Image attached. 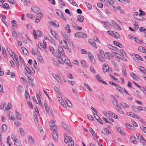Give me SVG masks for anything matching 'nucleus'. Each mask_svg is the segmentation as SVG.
Instances as JSON below:
<instances>
[{
	"instance_id": "1",
	"label": "nucleus",
	"mask_w": 146,
	"mask_h": 146,
	"mask_svg": "<svg viewBox=\"0 0 146 146\" xmlns=\"http://www.w3.org/2000/svg\"><path fill=\"white\" fill-rule=\"evenodd\" d=\"M64 142L68 144V146H73L74 144V141L70 137L65 138Z\"/></svg>"
},
{
	"instance_id": "2",
	"label": "nucleus",
	"mask_w": 146,
	"mask_h": 146,
	"mask_svg": "<svg viewBox=\"0 0 146 146\" xmlns=\"http://www.w3.org/2000/svg\"><path fill=\"white\" fill-rule=\"evenodd\" d=\"M52 134L53 139L56 140L58 138V133L56 129H54Z\"/></svg>"
},
{
	"instance_id": "3",
	"label": "nucleus",
	"mask_w": 146,
	"mask_h": 146,
	"mask_svg": "<svg viewBox=\"0 0 146 146\" xmlns=\"http://www.w3.org/2000/svg\"><path fill=\"white\" fill-rule=\"evenodd\" d=\"M75 36L76 37L78 38H85L86 37V35L81 32L76 33Z\"/></svg>"
},
{
	"instance_id": "4",
	"label": "nucleus",
	"mask_w": 146,
	"mask_h": 146,
	"mask_svg": "<svg viewBox=\"0 0 146 146\" xmlns=\"http://www.w3.org/2000/svg\"><path fill=\"white\" fill-rule=\"evenodd\" d=\"M102 68L103 72H110L108 66L107 64H104L102 66Z\"/></svg>"
},
{
	"instance_id": "5",
	"label": "nucleus",
	"mask_w": 146,
	"mask_h": 146,
	"mask_svg": "<svg viewBox=\"0 0 146 146\" xmlns=\"http://www.w3.org/2000/svg\"><path fill=\"white\" fill-rule=\"evenodd\" d=\"M33 34L35 38H36V36L40 37L42 35L40 31L37 30L36 32L35 30H33Z\"/></svg>"
},
{
	"instance_id": "6",
	"label": "nucleus",
	"mask_w": 146,
	"mask_h": 146,
	"mask_svg": "<svg viewBox=\"0 0 146 146\" xmlns=\"http://www.w3.org/2000/svg\"><path fill=\"white\" fill-rule=\"evenodd\" d=\"M52 54L54 56L57 58L60 57L62 58L63 57H64L65 56H62L61 54L58 51V50H55L54 52Z\"/></svg>"
},
{
	"instance_id": "7",
	"label": "nucleus",
	"mask_w": 146,
	"mask_h": 146,
	"mask_svg": "<svg viewBox=\"0 0 146 146\" xmlns=\"http://www.w3.org/2000/svg\"><path fill=\"white\" fill-rule=\"evenodd\" d=\"M50 32L51 35L54 37L56 39H58L59 38V36L57 34L56 32L53 29H51L50 30Z\"/></svg>"
},
{
	"instance_id": "8",
	"label": "nucleus",
	"mask_w": 146,
	"mask_h": 146,
	"mask_svg": "<svg viewBox=\"0 0 146 146\" xmlns=\"http://www.w3.org/2000/svg\"><path fill=\"white\" fill-rule=\"evenodd\" d=\"M111 23L113 26L117 30H120L121 29L120 27L118 24H117L115 21L111 20Z\"/></svg>"
},
{
	"instance_id": "9",
	"label": "nucleus",
	"mask_w": 146,
	"mask_h": 146,
	"mask_svg": "<svg viewBox=\"0 0 146 146\" xmlns=\"http://www.w3.org/2000/svg\"><path fill=\"white\" fill-rule=\"evenodd\" d=\"M49 125L50 126V129L51 130L53 129H57L56 126H55V122L53 121H50L49 123Z\"/></svg>"
},
{
	"instance_id": "10",
	"label": "nucleus",
	"mask_w": 146,
	"mask_h": 146,
	"mask_svg": "<svg viewBox=\"0 0 146 146\" xmlns=\"http://www.w3.org/2000/svg\"><path fill=\"white\" fill-rule=\"evenodd\" d=\"M136 136L138 140L143 141V142H146V140H145L143 136L139 133H137Z\"/></svg>"
},
{
	"instance_id": "11",
	"label": "nucleus",
	"mask_w": 146,
	"mask_h": 146,
	"mask_svg": "<svg viewBox=\"0 0 146 146\" xmlns=\"http://www.w3.org/2000/svg\"><path fill=\"white\" fill-rule=\"evenodd\" d=\"M102 133L106 135H108L110 133L109 131V129L107 128H104L102 129Z\"/></svg>"
},
{
	"instance_id": "12",
	"label": "nucleus",
	"mask_w": 146,
	"mask_h": 146,
	"mask_svg": "<svg viewBox=\"0 0 146 146\" xmlns=\"http://www.w3.org/2000/svg\"><path fill=\"white\" fill-rule=\"evenodd\" d=\"M130 75L132 78L134 80H137L139 79V76L136 74H130Z\"/></svg>"
},
{
	"instance_id": "13",
	"label": "nucleus",
	"mask_w": 146,
	"mask_h": 146,
	"mask_svg": "<svg viewBox=\"0 0 146 146\" xmlns=\"http://www.w3.org/2000/svg\"><path fill=\"white\" fill-rule=\"evenodd\" d=\"M115 87L121 93L124 92V90H125V88H122L118 84H116Z\"/></svg>"
},
{
	"instance_id": "14",
	"label": "nucleus",
	"mask_w": 146,
	"mask_h": 146,
	"mask_svg": "<svg viewBox=\"0 0 146 146\" xmlns=\"http://www.w3.org/2000/svg\"><path fill=\"white\" fill-rule=\"evenodd\" d=\"M94 116L95 119L98 121V122L101 124H103L101 120L100 119V117L96 114L94 113L93 112Z\"/></svg>"
},
{
	"instance_id": "15",
	"label": "nucleus",
	"mask_w": 146,
	"mask_h": 146,
	"mask_svg": "<svg viewBox=\"0 0 146 146\" xmlns=\"http://www.w3.org/2000/svg\"><path fill=\"white\" fill-rule=\"evenodd\" d=\"M88 41L89 43L95 48H97L98 47L96 44V43L94 40H92L91 39H89L88 40Z\"/></svg>"
},
{
	"instance_id": "16",
	"label": "nucleus",
	"mask_w": 146,
	"mask_h": 146,
	"mask_svg": "<svg viewBox=\"0 0 146 146\" xmlns=\"http://www.w3.org/2000/svg\"><path fill=\"white\" fill-rule=\"evenodd\" d=\"M136 138L133 135H131L130 140L133 143L135 144H136L137 143V141H136Z\"/></svg>"
},
{
	"instance_id": "17",
	"label": "nucleus",
	"mask_w": 146,
	"mask_h": 146,
	"mask_svg": "<svg viewBox=\"0 0 146 146\" xmlns=\"http://www.w3.org/2000/svg\"><path fill=\"white\" fill-rule=\"evenodd\" d=\"M120 106L123 108H129V106L127 104L122 102L120 103Z\"/></svg>"
},
{
	"instance_id": "18",
	"label": "nucleus",
	"mask_w": 146,
	"mask_h": 146,
	"mask_svg": "<svg viewBox=\"0 0 146 146\" xmlns=\"http://www.w3.org/2000/svg\"><path fill=\"white\" fill-rule=\"evenodd\" d=\"M112 103L113 105H115L117 107H118L119 106L117 104L118 102L117 101L116 99L115 98V97L113 98V100L112 101Z\"/></svg>"
},
{
	"instance_id": "19",
	"label": "nucleus",
	"mask_w": 146,
	"mask_h": 146,
	"mask_svg": "<svg viewBox=\"0 0 146 146\" xmlns=\"http://www.w3.org/2000/svg\"><path fill=\"white\" fill-rule=\"evenodd\" d=\"M58 50L59 52H60V54H61L62 56H65V53L63 49L61 46H59L58 47Z\"/></svg>"
},
{
	"instance_id": "20",
	"label": "nucleus",
	"mask_w": 146,
	"mask_h": 146,
	"mask_svg": "<svg viewBox=\"0 0 146 146\" xmlns=\"http://www.w3.org/2000/svg\"><path fill=\"white\" fill-rule=\"evenodd\" d=\"M104 56L106 58L109 59L110 57H112V55L109 52H106L104 54Z\"/></svg>"
},
{
	"instance_id": "21",
	"label": "nucleus",
	"mask_w": 146,
	"mask_h": 146,
	"mask_svg": "<svg viewBox=\"0 0 146 146\" xmlns=\"http://www.w3.org/2000/svg\"><path fill=\"white\" fill-rule=\"evenodd\" d=\"M32 11L34 13H36L40 10L39 9L36 7H33L31 8Z\"/></svg>"
},
{
	"instance_id": "22",
	"label": "nucleus",
	"mask_w": 146,
	"mask_h": 146,
	"mask_svg": "<svg viewBox=\"0 0 146 146\" xmlns=\"http://www.w3.org/2000/svg\"><path fill=\"white\" fill-rule=\"evenodd\" d=\"M28 139L30 141L31 143L32 144H34L35 143V141L33 138L30 135H28Z\"/></svg>"
},
{
	"instance_id": "23",
	"label": "nucleus",
	"mask_w": 146,
	"mask_h": 146,
	"mask_svg": "<svg viewBox=\"0 0 146 146\" xmlns=\"http://www.w3.org/2000/svg\"><path fill=\"white\" fill-rule=\"evenodd\" d=\"M84 20V16L82 15H78V20L81 23L83 22Z\"/></svg>"
},
{
	"instance_id": "24",
	"label": "nucleus",
	"mask_w": 146,
	"mask_h": 146,
	"mask_svg": "<svg viewBox=\"0 0 146 146\" xmlns=\"http://www.w3.org/2000/svg\"><path fill=\"white\" fill-rule=\"evenodd\" d=\"M125 125L127 128L131 130H133L135 129V128L133 126L128 123H126Z\"/></svg>"
},
{
	"instance_id": "25",
	"label": "nucleus",
	"mask_w": 146,
	"mask_h": 146,
	"mask_svg": "<svg viewBox=\"0 0 146 146\" xmlns=\"http://www.w3.org/2000/svg\"><path fill=\"white\" fill-rule=\"evenodd\" d=\"M70 26L68 24L66 25L65 27V29L67 31V33H69L71 32V30L70 29Z\"/></svg>"
},
{
	"instance_id": "26",
	"label": "nucleus",
	"mask_w": 146,
	"mask_h": 146,
	"mask_svg": "<svg viewBox=\"0 0 146 146\" xmlns=\"http://www.w3.org/2000/svg\"><path fill=\"white\" fill-rule=\"evenodd\" d=\"M38 47L39 48L42 49H43L46 48V46H43V44L41 43H38Z\"/></svg>"
},
{
	"instance_id": "27",
	"label": "nucleus",
	"mask_w": 146,
	"mask_h": 146,
	"mask_svg": "<svg viewBox=\"0 0 146 146\" xmlns=\"http://www.w3.org/2000/svg\"><path fill=\"white\" fill-rule=\"evenodd\" d=\"M65 56L64 57H63L62 58L60 57H58V61L60 64H64L63 62V58H64Z\"/></svg>"
},
{
	"instance_id": "28",
	"label": "nucleus",
	"mask_w": 146,
	"mask_h": 146,
	"mask_svg": "<svg viewBox=\"0 0 146 146\" xmlns=\"http://www.w3.org/2000/svg\"><path fill=\"white\" fill-rule=\"evenodd\" d=\"M27 77H28L29 80L31 81L33 80V77L32 75V74H25Z\"/></svg>"
},
{
	"instance_id": "29",
	"label": "nucleus",
	"mask_w": 146,
	"mask_h": 146,
	"mask_svg": "<svg viewBox=\"0 0 146 146\" xmlns=\"http://www.w3.org/2000/svg\"><path fill=\"white\" fill-rule=\"evenodd\" d=\"M1 129L3 132H5L7 130V127L5 124H3L1 126Z\"/></svg>"
},
{
	"instance_id": "30",
	"label": "nucleus",
	"mask_w": 146,
	"mask_h": 146,
	"mask_svg": "<svg viewBox=\"0 0 146 146\" xmlns=\"http://www.w3.org/2000/svg\"><path fill=\"white\" fill-rule=\"evenodd\" d=\"M2 7L4 8L9 9V6L8 4L7 3H5L3 5Z\"/></svg>"
},
{
	"instance_id": "31",
	"label": "nucleus",
	"mask_w": 146,
	"mask_h": 146,
	"mask_svg": "<svg viewBox=\"0 0 146 146\" xmlns=\"http://www.w3.org/2000/svg\"><path fill=\"white\" fill-rule=\"evenodd\" d=\"M117 109L118 111V112L119 113L121 114H124V112L122 110L121 108L119 106L118 107Z\"/></svg>"
},
{
	"instance_id": "32",
	"label": "nucleus",
	"mask_w": 146,
	"mask_h": 146,
	"mask_svg": "<svg viewBox=\"0 0 146 146\" xmlns=\"http://www.w3.org/2000/svg\"><path fill=\"white\" fill-rule=\"evenodd\" d=\"M109 112H110V115L111 116H112L113 117L116 119H118V117L114 113L111 112L110 111H109Z\"/></svg>"
},
{
	"instance_id": "33",
	"label": "nucleus",
	"mask_w": 146,
	"mask_h": 146,
	"mask_svg": "<svg viewBox=\"0 0 146 146\" xmlns=\"http://www.w3.org/2000/svg\"><path fill=\"white\" fill-rule=\"evenodd\" d=\"M113 43L114 44L116 45V46H118L120 48H121L122 45L121 44L119 43V42H117V41H113Z\"/></svg>"
},
{
	"instance_id": "34",
	"label": "nucleus",
	"mask_w": 146,
	"mask_h": 146,
	"mask_svg": "<svg viewBox=\"0 0 146 146\" xmlns=\"http://www.w3.org/2000/svg\"><path fill=\"white\" fill-rule=\"evenodd\" d=\"M53 77L56 79L58 82H59L60 79L59 78V77L58 76L56 75V74H53L52 75Z\"/></svg>"
},
{
	"instance_id": "35",
	"label": "nucleus",
	"mask_w": 146,
	"mask_h": 146,
	"mask_svg": "<svg viewBox=\"0 0 146 146\" xmlns=\"http://www.w3.org/2000/svg\"><path fill=\"white\" fill-rule=\"evenodd\" d=\"M134 56H135L136 58H137L139 60H141L142 61H143V60L142 58L138 54H134Z\"/></svg>"
},
{
	"instance_id": "36",
	"label": "nucleus",
	"mask_w": 146,
	"mask_h": 146,
	"mask_svg": "<svg viewBox=\"0 0 146 146\" xmlns=\"http://www.w3.org/2000/svg\"><path fill=\"white\" fill-rule=\"evenodd\" d=\"M2 53L3 55L4 56V57H6L7 55L6 54V51L5 48L3 47L2 48Z\"/></svg>"
},
{
	"instance_id": "37",
	"label": "nucleus",
	"mask_w": 146,
	"mask_h": 146,
	"mask_svg": "<svg viewBox=\"0 0 146 146\" xmlns=\"http://www.w3.org/2000/svg\"><path fill=\"white\" fill-rule=\"evenodd\" d=\"M113 36H114L115 38L117 39L118 38H120V36L119 35L118 33L116 32H114Z\"/></svg>"
},
{
	"instance_id": "38",
	"label": "nucleus",
	"mask_w": 146,
	"mask_h": 146,
	"mask_svg": "<svg viewBox=\"0 0 146 146\" xmlns=\"http://www.w3.org/2000/svg\"><path fill=\"white\" fill-rule=\"evenodd\" d=\"M108 46L111 49H112L113 50H117V48L113 46L110 45L108 44Z\"/></svg>"
},
{
	"instance_id": "39",
	"label": "nucleus",
	"mask_w": 146,
	"mask_h": 146,
	"mask_svg": "<svg viewBox=\"0 0 146 146\" xmlns=\"http://www.w3.org/2000/svg\"><path fill=\"white\" fill-rule=\"evenodd\" d=\"M98 57L99 59L102 62H103L104 61V59L102 56L99 54H98Z\"/></svg>"
},
{
	"instance_id": "40",
	"label": "nucleus",
	"mask_w": 146,
	"mask_h": 146,
	"mask_svg": "<svg viewBox=\"0 0 146 146\" xmlns=\"http://www.w3.org/2000/svg\"><path fill=\"white\" fill-rule=\"evenodd\" d=\"M96 78L97 80L100 82L102 81V79L101 78V77L98 74H97L96 76Z\"/></svg>"
},
{
	"instance_id": "41",
	"label": "nucleus",
	"mask_w": 146,
	"mask_h": 146,
	"mask_svg": "<svg viewBox=\"0 0 146 146\" xmlns=\"http://www.w3.org/2000/svg\"><path fill=\"white\" fill-rule=\"evenodd\" d=\"M139 69L141 72H143V73H145L146 72V70L144 67L140 66L139 67Z\"/></svg>"
},
{
	"instance_id": "42",
	"label": "nucleus",
	"mask_w": 146,
	"mask_h": 146,
	"mask_svg": "<svg viewBox=\"0 0 146 146\" xmlns=\"http://www.w3.org/2000/svg\"><path fill=\"white\" fill-rule=\"evenodd\" d=\"M16 115L18 119L19 120L21 119V115L20 113L18 112H17L16 113Z\"/></svg>"
},
{
	"instance_id": "43",
	"label": "nucleus",
	"mask_w": 146,
	"mask_h": 146,
	"mask_svg": "<svg viewBox=\"0 0 146 146\" xmlns=\"http://www.w3.org/2000/svg\"><path fill=\"white\" fill-rule=\"evenodd\" d=\"M85 3L86 6L89 9H92V6L91 4H90L88 2H85Z\"/></svg>"
},
{
	"instance_id": "44",
	"label": "nucleus",
	"mask_w": 146,
	"mask_h": 146,
	"mask_svg": "<svg viewBox=\"0 0 146 146\" xmlns=\"http://www.w3.org/2000/svg\"><path fill=\"white\" fill-rule=\"evenodd\" d=\"M135 41L137 43H142L143 41L141 40H140L137 37H135L134 38Z\"/></svg>"
},
{
	"instance_id": "45",
	"label": "nucleus",
	"mask_w": 146,
	"mask_h": 146,
	"mask_svg": "<svg viewBox=\"0 0 146 146\" xmlns=\"http://www.w3.org/2000/svg\"><path fill=\"white\" fill-rule=\"evenodd\" d=\"M56 12L59 17H60V16L61 15L62 16H63V14L61 12L60 10L59 9H56Z\"/></svg>"
},
{
	"instance_id": "46",
	"label": "nucleus",
	"mask_w": 146,
	"mask_h": 146,
	"mask_svg": "<svg viewBox=\"0 0 146 146\" xmlns=\"http://www.w3.org/2000/svg\"><path fill=\"white\" fill-rule=\"evenodd\" d=\"M62 127L65 129H66L67 131L69 130V129L68 127L65 123H61Z\"/></svg>"
},
{
	"instance_id": "47",
	"label": "nucleus",
	"mask_w": 146,
	"mask_h": 146,
	"mask_svg": "<svg viewBox=\"0 0 146 146\" xmlns=\"http://www.w3.org/2000/svg\"><path fill=\"white\" fill-rule=\"evenodd\" d=\"M88 56L89 58L91 60H94L93 56L91 52H88Z\"/></svg>"
},
{
	"instance_id": "48",
	"label": "nucleus",
	"mask_w": 146,
	"mask_h": 146,
	"mask_svg": "<svg viewBox=\"0 0 146 146\" xmlns=\"http://www.w3.org/2000/svg\"><path fill=\"white\" fill-rule=\"evenodd\" d=\"M33 119L34 121L36 124L38 123V120L37 117L34 114H33Z\"/></svg>"
},
{
	"instance_id": "49",
	"label": "nucleus",
	"mask_w": 146,
	"mask_h": 146,
	"mask_svg": "<svg viewBox=\"0 0 146 146\" xmlns=\"http://www.w3.org/2000/svg\"><path fill=\"white\" fill-rule=\"evenodd\" d=\"M21 49L24 54H26L28 53L27 50L25 48L22 47H21Z\"/></svg>"
},
{
	"instance_id": "50",
	"label": "nucleus",
	"mask_w": 146,
	"mask_h": 146,
	"mask_svg": "<svg viewBox=\"0 0 146 146\" xmlns=\"http://www.w3.org/2000/svg\"><path fill=\"white\" fill-rule=\"evenodd\" d=\"M7 50L9 54L13 57V53L11 49L9 48H8Z\"/></svg>"
},
{
	"instance_id": "51",
	"label": "nucleus",
	"mask_w": 146,
	"mask_h": 146,
	"mask_svg": "<svg viewBox=\"0 0 146 146\" xmlns=\"http://www.w3.org/2000/svg\"><path fill=\"white\" fill-rule=\"evenodd\" d=\"M84 85L90 91H92V89L91 87H90L88 84L84 83Z\"/></svg>"
},
{
	"instance_id": "52",
	"label": "nucleus",
	"mask_w": 146,
	"mask_h": 146,
	"mask_svg": "<svg viewBox=\"0 0 146 146\" xmlns=\"http://www.w3.org/2000/svg\"><path fill=\"white\" fill-rule=\"evenodd\" d=\"M43 16V14L41 13H38L37 14V18H39L41 19Z\"/></svg>"
},
{
	"instance_id": "53",
	"label": "nucleus",
	"mask_w": 146,
	"mask_h": 146,
	"mask_svg": "<svg viewBox=\"0 0 146 146\" xmlns=\"http://www.w3.org/2000/svg\"><path fill=\"white\" fill-rule=\"evenodd\" d=\"M12 36H13V38L15 39H16L17 38V33H16V31H13L12 32Z\"/></svg>"
},
{
	"instance_id": "54",
	"label": "nucleus",
	"mask_w": 146,
	"mask_h": 146,
	"mask_svg": "<svg viewBox=\"0 0 146 146\" xmlns=\"http://www.w3.org/2000/svg\"><path fill=\"white\" fill-rule=\"evenodd\" d=\"M89 129L92 135H95V133L92 128L90 127L89 128Z\"/></svg>"
},
{
	"instance_id": "55",
	"label": "nucleus",
	"mask_w": 146,
	"mask_h": 146,
	"mask_svg": "<svg viewBox=\"0 0 146 146\" xmlns=\"http://www.w3.org/2000/svg\"><path fill=\"white\" fill-rule=\"evenodd\" d=\"M27 17L29 19H34V17H33V15L31 14L28 13L27 14Z\"/></svg>"
},
{
	"instance_id": "56",
	"label": "nucleus",
	"mask_w": 146,
	"mask_h": 146,
	"mask_svg": "<svg viewBox=\"0 0 146 146\" xmlns=\"http://www.w3.org/2000/svg\"><path fill=\"white\" fill-rule=\"evenodd\" d=\"M12 107V105L10 104H9L7 107H5V109L6 110H10Z\"/></svg>"
},
{
	"instance_id": "57",
	"label": "nucleus",
	"mask_w": 146,
	"mask_h": 146,
	"mask_svg": "<svg viewBox=\"0 0 146 146\" xmlns=\"http://www.w3.org/2000/svg\"><path fill=\"white\" fill-rule=\"evenodd\" d=\"M38 59L41 63H43V60L42 57L40 56H38Z\"/></svg>"
},
{
	"instance_id": "58",
	"label": "nucleus",
	"mask_w": 146,
	"mask_h": 146,
	"mask_svg": "<svg viewBox=\"0 0 146 146\" xmlns=\"http://www.w3.org/2000/svg\"><path fill=\"white\" fill-rule=\"evenodd\" d=\"M117 131L119 133H120L121 134L123 135V130L121 129L119 127H118L117 128Z\"/></svg>"
},
{
	"instance_id": "59",
	"label": "nucleus",
	"mask_w": 146,
	"mask_h": 146,
	"mask_svg": "<svg viewBox=\"0 0 146 146\" xmlns=\"http://www.w3.org/2000/svg\"><path fill=\"white\" fill-rule=\"evenodd\" d=\"M64 61L65 63L68 64L69 66L71 64L70 61L68 58L65 59Z\"/></svg>"
},
{
	"instance_id": "60",
	"label": "nucleus",
	"mask_w": 146,
	"mask_h": 146,
	"mask_svg": "<svg viewBox=\"0 0 146 146\" xmlns=\"http://www.w3.org/2000/svg\"><path fill=\"white\" fill-rule=\"evenodd\" d=\"M18 89L20 93H22L23 91V87L21 86H19L18 87Z\"/></svg>"
},
{
	"instance_id": "61",
	"label": "nucleus",
	"mask_w": 146,
	"mask_h": 146,
	"mask_svg": "<svg viewBox=\"0 0 146 146\" xmlns=\"http://www.w3.org/2000/svg\"><path fill=\"white\" fill-rule=\"evenodd\" d=\"M140 128L143 132L146 133V127L142 126L140 127Z\"/></svg>"
},
{
	"instance_id": "62",
	"label": "nucleus",
	"mask_w": 146,
	"mask_h": 146,
	"mask_svg": "<svg viewBox=\"0 0 146 146\" xmlns=\"http://www.w3.org/2000/svg\"><path fill=\"white\" fill-rule=\"evenodd\" d=\"M27 104L28 105H29L30 108H33V104L31 102L29 101H28L27 102Z\"/></svg>"
},
{
	"instance_id": "63",
	"label": "nucleus",
	"mask_w": 146,
	"mask_h": 146,
	"mask_svg": "<svg viewBox=\"0 0 146 146\" xmlns=\"http://www.w3.org/2000/svg\"><path fill=\"white\" fill-rule=\"evenodd\" d=\"M49 49L50 51L52 52V54L54 52L55 50H56L54 49L53 47L51 46L49 47Z\"/></svg>"
},
{
	"instance_id": "64",
	"label": "nucleus",
	"mask_w": 146,
	"mask_h": 146,
	"mask_svg": "<svg viewBox=\"0 0 146 146\" xmlns=\"http://www.w3.org/2000/svg\"><path fill=\"white\" fill-rule=\"evenodd\" d=\"M48 40H49L51 42L53 43L54 42V40L52 37L49 35H48Z\"/></svg>"
}]
</instances>
